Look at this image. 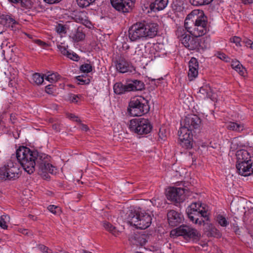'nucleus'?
<instances>
[{
    "label": "nucleus",
    "mask_w": 253,
    "mask_h": 253,
    "mask_svg": "<svg viewBox=\"0 0 253 253\" xmlns=\"http://www.w3.org/2000/svg\"><path fill=\"white\" fill-rule=\"evenodd\" d=\"M58 77L59 75H57L56 74L52 73L51 74L48 75L45 78V79L50 83H53L58 80Z\"/></svg>",
    "instance_id": "ea45409f"
},
{
    "label": "nucleus",
    "mask_w": 253,
    "mask_h": 253,
    "mask_svg": "<svg viewBox=\"0 0 253 253\" xmlns=\"http://www.w3.org/2000/svg\"><path fill=\"white\" fill-rule=\"evenodd\" d=\"M159 136L162 140H165L166 139L167 135L165 129L160 128L159 132Z\"/></svg>",
    "instance_id": "3c124183"
},
{
    "label": "nucleus",
    "mask_w": 253,
    "mask_h": 253,
    "mask_svg": "<svg viewBox=\"0 0 253 253\" xmlns=\"http://www.w3.org/2000/svg\"><path fill=\"white\" fill-rule=\"evenodd\" d=\"M20 172L17 165L8 163L0 168V180H14L20 176Z\"/></svg>",
    "instance_id": "4468645a"
},
{
    "label": "nucleus",
    "mask_w": 253,
    "mask_h": 253,
    "mask_svg": "<svg viewBox=\"0 0 253 253\" xmlns=\"http://www.w3.org/2000/svg\"><path fill=\"white\" fill-rule=\"evenodd\" d=\"M15 82V81H13L12 79H11L9 82V85H11V86H13V84Z\"/></svg>",
    "instance_id": "338daca9"
},
{
    "label": "nucleus",
    "mask_w": 253,
    "mask_h": 253,
    "mask_svg": "<svg viewBox=\"0 0 253 253\" xmlns=\"http://www.w3.org/2000/svg\"><path fill=\"white\" fill-rule=\"evenodd\" d=\"M159 25L148 20H143L133 24L128 29V38L131 42L142 38H152L158 33Z\"/></svg>",
    "instance_id": "7ed1b4c3"
},
{
    "label": "nucleus",
    "mask_w": 253,
    "mask_h": 253,
    "mask_svg": "<svg viewBox=\"0 0 253 253\" xmlns=\"http://www.w3.org/2000/svg\"><path fill=\"white\" fill-rule=\"evenodd\" d=\"M48 210L54 214H58L61 212V209L59 207L55 205H49L47 207Z\"/></svg>",
    "instance_id": "58836bf2"
},
{
    "label": "nucleus",
    "mask_w": 253,
    "mask_h": 253,
    "mask_svg": "<svg viewBox=\"0 0 253 253\" xmlns=\"http://www.w3.org/2000/svg\"><path fill=\"white\" fill-rule=\"evenodd\" d=\"M236 169L239 174L246 176L253 173V157L245 150H239L236 152Z\"/></svg>",
    "instance_id": "20e7f679"
},
{
    "label": "nucleus",
    "mask_w": 253,
    "mask_h": 253,
    "mask_svg": "<svg viewBox=\"0 0 253 253\" xmlns=\"http://www.w3.org/2000/svg\"><path fill=\"white\" fill-rule=\"evenodd\" d=\"M188 218L193 223L201 225L205 220H209L208 212L202 207L200 202L192 203L186 209Z\"/></svg>",
    "instance_id": "0eeeda50"
},
{
    "label": "nucleus",
    "mask_w": 253,
    "mask_h": 253,
    "mask_svg": "<svg viewBox=\"0 0 253 253\" xmlns=\"http://www.w3.org/2000/svg\"><path fill=\"white\" fill-rule=\"evenodd\" d=\"M82 196V195L81 194H78L77 195V198L79 200L81 198V197Z\"/></svg>",
    "instance_id": "774afa93"
},
{
    "label": "nucleus",
    "mask_w": 253,
    "mask_h": 253,
    "mask_svg": "<svg viewBox=\"0 0 253 253\" xmlns=\"http://www.w3.org/2000/svg\"><path fill=\"white\" fill-rule=\"evenodd\" d=\"M69 37L74 42H79L84 40L85 38V34L83 32L82 28L78 27L75 29L74 32L73 31L70 34Z\"/></svg>",
    "instance_id": "b1692460"
},
{
    "label": "nucleus",
    "mask_w": 253,
    "mask_h": 253,
    "mask_svg": "<svg viewBox=\"0 0 253 253\" xmlns=\"http://www.w3.org/2000/svg\"><path fill=\"white\" fill-rule=\"evenodd\" d=\"M127 218L132 225L141 229H145L149 227L152 220L150 213L140 208L131 211Z\"/></svg>",
    "instance_id": "39448f33"
},
{
    "label": "nucleus",
    "mask_w": 253,
    "mask_h": 253,
    "mask_svg": "<svg viewBox=\"0 0 253 253\" xmlns=\"http://www.w3.org/2000/svg\"><path fill=\"white\" fill-rule=\"evenodd\" d=\"M226 127L228 130L237 132H241L244 129L243 124L232 122L227 124Z\"/></svg>",
    "instance_id": "393cba45"
},
{
    "label": "nucleus",
    "mask_w": 253,
    "mask_h": 253,
    "mask_svg": "<svg viewBox=\"0 0 253 253\" xmlns=\"http://www.w3.org/2000/svg\"><path fill=\"white\" fill-rule=\"evenodd\" d=\"M57 48L63 55L66 57L69 55L68 53L69 51L67 50V48L65 46L58 44L57 45Z\"/></svg>",
    "instance_id": "79ce46f5"
},
{
    "label": "nucleus",
    "mask_w": 253,
    "mask_h": 253,
    "mask_svg": "<svg viewBox=\"0 0 253 253\" xmlns=\"http://www.w3.org/2000/svg\"><path fill=\"white\" fill-rule=\"evenodd\" d=\"M115 66L117 70L121 73L132 72L134 70L131 64L122 56L119 57L116 59Z\"/></svg>",
    "instance_id": "6ab92c4d"
},
{
    "label": "nucleus",
    "mask_w": 253,
    "mask_h": 253,
    "mask_svg": "<svg viewBox=\"0 0 253 253\" xmlns=\"http://www.w3.org/2000/svg\"><path fill=\"white\" fill-rule=\"evenodd\" d=\"M199 91L203 94H206V96L208 97L212 98L213 100L215 99L214 94L213 93L212 94V90L211 87L208 85H206L200 87Z\"/></svg>",
    "instance_id": "bb28decb"
},
{
    "label": "nucleus",
    "mask_w": 253,
    "mask_h": 253,
    "mask_svg": "<svg viewBox=\"0 0 253 253\" xmlns=\"http://www.w3.org/2000/svg\"><path fill=\"white\" fill-rule=\"evenodd\" d=\"M68 54L69 55H68L67 57L73 61H78L80 59L79 56L74 52H71L69 51Z\"/></svg>",
    "instance_id": "a18cd8bd"
},
{
    "label": "nucleus",
    "mask_w": 253,
    "mask_h": 253,
    "mask_svg": "<svg viewBox=\"0 0 253 253\" xmlns=\"http://www.w3.org/2000/svg\"><path fill=\"white\" fill-rule=\"evenodd\" d=\"M185 190L184 188L170 187L167 191L166 196L169 200L176 203H181L185 200Z\"/></svg>",
    "instance_id": "dca6fc26"
},
{
    "label": "nucleus",
    "mask_w": 253,
    "mask_h": 253,
    "mask_svg": "<svg viewBox=\"0 0 253 253\" xmlns=\"http://www.w3.org/2000/svg\"><path fill=\"white\" fill-rule=\"evenodd\" d=\"M80 69L83 73H88L92 71V67L90 64L85 63L80 66Z\"/></svg>",
    "instance_id": "4c0bfd02"
},
{
    "label": "nucleus",
    "mask_w": 253,
    "mask_h": 253,
    "mask_svg": "<svg viewBox=\"0 0 253 253\" xmlns=\"http://www.w3.org/2000/svg\"><path fill=\"white\" fill-rule=\"evenodd\" d=\"M52 88L51 85H48L45 87V91L47 93L50 94L52 93V91L50 90Z\"/></svg>",
    "instance_id": "052dcab7"
},
{
    "label": "nucleus",
    "mask_w": 253,
    "mask_h": 253,
    "mask_svg": "<svg viewBox=\"0 0 253 253\" xmlns=\"http://www.w3.org/2000/svg\"><path fill=\"white\" fill-rule=\"evenodd\" d=\"M231 42L235 43L237 46H241L240 42L241 39L238 37L235 36L230 39Z\"/></svg>",
    "instance_id": "8fccbe9b"
},
{
    "label": "nucleus",
    "mask_w": 253,
    "mask_h": 253,
    "mask_svg": "<svg viewBox=\"0 0 253 253\" xmlns=\"http://www.w3.org/2000/svg\"><path fill=\"white\" fill-rule=\"evenodd\" d=\"M112 7L118 12L126 14L132 11L135 0H110Z\"/></svg>",
    "instance_id": "2eb2a0df"
},
{
    "label": "nucleus",
    "mask_w": 253,
    "mask_h": 253,
    "mask_svg": "<svg viewBox=\"0 0 253 253\" xmlns=\"http://www.w3.org/2000/svg\"><path fill=\"white\" fill-rule=\"evenodd\" d=\"M34 42L35 43H36L37 44L39 45V46H40L42 47H44L48 45V44L46 43H45V42H44L40 40H36L34 41Z\"/></svg>",
    "instance_id": "603ef678"
},
{
    "label": "nucleus",
    "mask_w": 253,
    "mask_h": 253,
    "mask_svg": "<svg viewBox=\"0 0 253 253\" xmlns=\"http://www.w3.org/2000/svg\"><path fill=\"white\" fill-rule=\"evenodd\" d=\"M171 237L182 236L187 241L197 242L201 238L200 233L196 229L186 225L182 224L170 231Z\"/></svg>",
    "instance_id": "6e6552de"
},
{
    "label": "nucleus",
    "mask_w": 253,
    "mask_h": 253,
    "mask_svg": "<svg viewBox=\"0 0 253 253\" xmlns=\"http://www.w3.org/2000/svg\"><path fill=\"white\" fill-rule=\"evenodd\" d=\"M178 135L180 141L179 143L182 147L187 149L192 148L193 143V136H195V134L189 133L187 131L180 133L179 129L178 131Z\"/></svg>",
    "instance_id": "aec40b11"
},
{
    "label": "nucleus",
    "mask_w": 253,
    "mask_h": 253,
    "mask_svg": "<svg viewBox=\"0 0 253 253\" xmlns=\"http://www.w3.org/2000/svg\"><path fill=\"white\" fill-rule=\"evenodd\" d=\"M185 30L183 28H179L176 31V35L178 38H180L181 43L189 50H198L199 47L205 48V46L200 45L198 41L199 37H192L189 34H186Z\"/></svg>",
    "instance_id": "ddd939ff"
},
{
    "label": "nucleus",
    "mask_w": 253,
    "mask_h": 253,
    "mask_svg": "<svg viewBox=\"0 0 253 253\" xmlns=\"http://www.w3.org/2000/svg\"><path fill=\"white\" fill-rule=\"evenodd\" d=\"M171 237L182 236L187 241L197 242L201 238L200 233L196 229L186 225L182 224L170 231Z\"/></svg>",
    "instance_id": "1a4fd4ad"
},
{
    "label": "nucleus",
    "mask_w": 253,
    "mask_h": 253,
    "mask_svg": "<svg viewBox=\"0 0 253 253\" xmlns=\"http://www.w3.org/2000/svg\"><path fill=\"white\" fill-rule=\"evenodd\" d=\"M201 120L197 115H188L183 121V126L180 128V132L186 131L197 135L200 132Z\"/></svg>",
    "instance_id": "f8f14e48"
},
{
    "label": "nucleus",
    "mask_w": 253,
    "mask_h": 253,
    "mask_svg": "<svg viewBox=\"0 0 253 253\" xmlns=\"http://www.w3.org/2000/svg\"><path fill=\"white\" fill-rule=\"evenodd\" d=\"M0 24L13 30L15 26L18 24V23L11 16L3 14L0 16Z\"/></svg>",
    "instance_id": "412c9836"
},
{
    "label": "nucleus",
    "mask_w": 253,
    "mask_h": 253,
    "mask_svg": "<svg viewBox=\"0 0 253 253\" xmlns=\"http://www.w3.org/2000/svg\"><path fill=\"white\" fill-rule=\"evenodd\" d=\"M205 220L202 224L206 226L205 229L207 232V235L209 237H218L219 235V231L211 223L208 222L209 220Z\"/></svg>",
    "instance_id": "5701e85b"
},
{
    "label": "nucleus",
    "mask_w": 253,
    "mask_h": 253,
    "mask_svg": "<svg viewBox=\"0 0 253 253\" xmlns=\"http://www.w3.org/2000/svg\"><path fill=\"white\" fill-rule=\"evenodd\" d=\"M17 118L16 117V115L14 114H11L10 116V120L12 124H14L16 123V120Z\"/></svg>",
    "instance_id": "6e6d98bb"
},
{
    "label": "nucleus",
    "mask_w": 253,
    "mask_h": 253,
    "mask_svg": "<svg viewBox=\"0 0 253 253\" xmlns=\"http://www.w3.org/2000/svg\"><path fill=\"white\" fill-rule=\"evenodd\" d=\"M167 219L169 225L171 227L179 226L184 220L183 214L174 210H170L168 212Z\"/></svg>",
    "instance_id": "a211bd4d"
},
{
    "label": "nucleus",
    "mask_w": 253,
    "mask_h": 253,
    "mask_svg": "<svg viewBox=\"0 0 253 253\" xmlns=\"http://www.w3.org/2000/svg\"><path fill=\"white\" fill-rule=\"evenodd\" d=\"M129 128L138 135H145L151 132L153 126L148 119L138 118L129 121Z\"/></svg>",
    "instance_id": "9b49d317"
},
{
    "label": "nucleus",
    "mask_w": 253,
    "mask_h": 253,
    "mask_svg": "<svg viewBox=\"0 0 253 253\" xmlns=\"http://www.w3.org/2000/svg\"><path fill=\"white\" fill-rule=\"evenodd\" d=\"M102 225L105 229L112 234L116 236L118 234V231L117 230L116 227L113 226L110 222L107 221H104L102 223Z\"/></svg>",
    "instance_id": "c85d7f7f"
},
{
    "label": "nucleus",
    "mask_w": 253,
    "mask_h": 253,
    "mask_svg": "<svg viewBox=\"0 0 253 253\" xmlns=\"http://www.w3.org/2000/svg\"><path fill=\"white\" fill-rule=\"evenodd\" d=\"M52 128L56 132L60 131V125L57 123H55L52 125Z\"/></svg>",
    "instance_id": "5fc2aeb1"
},
{
    "label": "nucleus",
    "mask_w": 253,
    "mask_h": 253,
    "mask_svg": "<svg viewBox=\"0 0 253 253\" xmlns=\"http://www.w3.org/2000/svg\"><path fill=\"white\" fill-rule=\"evenodd\" d=\"M151 236V235L146 231L137 232L130 235L129 240L133 245L142 246L148 242Z\"/></svg>",
    "instance_id": "f3484780"
},
{
    "label": "nucleus",
    "mask_w": 253,
    "mask_h": 253,
    "mask_svg": "<svg viewBox=\"0 0 253 253\" xmlns=\"http://www.w3.org/2000/svg\"><path fill=\"white\" fill-rule=\"evenodd\" d=\"M0 226L5 229L7 228V225H6V221H2L1 219L0 220Z\"/></svg>",
    "instance_id": "4d7b16f0"
},
{
    "label": "nucleus",
    "mask_w": 253,
    "mask_h": 253,
    "mask_svg": "<svg viewBox=\"0 0 253 253\" xmlns=\"http://www.w3.org/2000/svg\"><path fill=\"white\" fill-rule=\"evenodd\" d=\"M88 126H86V125H83L82 126V129L85 130V131H87L88 130Z\"/></svg>",
    "instance_id": "69168bd1"
},
{
    "label": "nucleus",
    "mask_w": 253,
    "mask_h": 253,
    "mask_svg": "<svg viewBox=\"0 0 253 253\" xmlns=\"http://www.w3.org/2000/svg\"><path fill=\"white\" fill-rule=\"evenodd\" d=\"M76 79L79 81V84H87L90 82V78L88 77L83 75L77 77Z\"/></svg>",
    "instance_id": "f704fd0d"
},
{
    "label": "nucleus",
    "mask_w": 253,
    "mask_h": 253,
    "mask_svg": "<svg viewBox=\"0 0 253 253\" xmlns=\"http://www.w3.org/2000/svg\"><path fill=\"white\" fill-rule=\"evenodd\" d=\"M56 31L59 34L66 33V28L64 25L61 24H58L55 28Z\"/></svg>",
    "instance_id": "c03bdc74"
},
{
    "label": "nucleus",
    "mask_w": 253,
    "mask_h": 253,
    "mask_svg": "<svg viewBox=\"0 0 253 253\" xmlns=\"http://www.w3.org/2000/svg\"><path fill=\"white\" fill-rule=\"evenodd\" d=\"M39 249L44 253H52L51 250H49L48 247L43 245H39Z\"/></svg>",
    "instance_id": "09e8293b"
},
{
    "label": "nucleus",
    "mask_w": 253,
    "mask_h": 253,
    "mask_svg": "<svg viewBox=\"0 0 253 253\" xmlns=\"http://www.w3.org/2000/svg\"><path fill=\"white\" fill-rule=\"evenodd\" d=\"M216 221L222 227H226L229 224L226 218L221 214H218L216 216Z\"/></svg>",
    "instance_id": "72a5a7b5"
},
{
    "label": "nucleus",
    "mask_w": 253,
    "mask_h": 253,
    "mask_svg": "<svg viewBox=\"0 0 253 253\" xmlns=\"http://www.w3.org/2000/svg\"><path fill=\"white\" fill-rule=\"evenodd\" d=\"M10 3L17 4L20 3L21 6L26 8H30L32 7V2L30 0H8Z\"/></svg>",
    "instance_id": "c756f323"
},
{
    "label": "nucleus",
    "mask_w": 253,
    "mask_h": 253,
    "mask_svg": "<svg viewBox=\"0 0 253 253\" xmlns=\"http://www.w3.org/2000/svg\"><path fill=\"white\" fill-rule=\"evenodd\" d=\"M198 41H199L200 45L203 46H205V48H202V47H199V49L198 50V51L200 52L201 50L204 51L206 49L208 48L210 46V39L209 37H203V38H199L198 37Z\"/></svg>",
    "instance_id": "cd10ccee"
},
{
    "label": "nucleus",
    "mask_w": 253,
    "mask_h": 253,
    "mask_svg": "<svg viewBox=\"0 0 253 253\" xmlns=\"http://www.w3.org/2000/svg\"><path fill=\"white\" fill-rule=\"evenodd\" d=\"M33 82L37 85L41 84L44 81L43 75H41L39 73H35L32 76Z\"/></svg>",
    "instance_id": "2f4dec72"
},
{
    "label": "nucleus",
    "mask_w": 253,
    "mask_h": 253,
    "mask_svg": "<svg viewBox=\"0 0 253 253\" xmlns=\"http://www.w3.org/2000/svg\"><path fill=\"white\" fill-rule=\"evenodd\" d=\"M43 0L45 2H46V3H49V4H53V3H58L60 1H61V0Z\"/></svg>",
    "instance_id": "13d9d810"
},
{
    "label": "nucleus",
    "mask_w": 253,
    "mask_h": 253,
    "mask_svg": "<svg viewBox=\"0 0 253 253\" xmlns=\"http://www.w3.org/2000/svg\"><path fill=\"white\" fill-rule=\"evenodd\" d=\"M195 67H199V63L196 58L192 57L189 62V68Z\"/></svg>",
    "instance_id": "a19ab883"
},
{
    "label": "nucleus",
    "mask_w": 253,
    "mask_h": 253,
    "mask_svg": "<svg viewBox=\"0 0 253 253\" xmlns=\"http://www.w3.org/2000/svg\"><path fill=\"white\" fill-rule=\"evenodd\" d=\"M198 68L195 67L189 68L188 76L190 80H192L194 78H195L198 75Z\"/></svg>",
    "instance_id": "c9c22d12"
},
{
    "label": "nucleus",
    "mask_w": 253,
    "mask_h": 253,
    "mask_svg": "<svg viewBox=\"0 0 253 253\" xmlns=\"http://www.w3.org/2000/svg\"><path fill=\"white\" fill-rule=\"evenodd\" d=\"M79 22L86 26H89V25L91 24L89 20L84 19L83 18H79Z\"/></svg>",
    "instance_id": "864d4df0"
},
{
    "label": "nucleus",
    "mask_w": 253,
    "mask_h": 253,
    "mask_svg": "<svg viewBox=\"0 0 253 253\" xmlns=\"http://www.w3.org/2000/svg\"><path fill=\"white\" fill-rule=\"evenodd\" d=\"M145 88V84L140 80L128 81L125 84L122 82L115 83L113 86L114 91L116 94L121 95L126 92L134 91H141Z\"/></svg>",
    "instance_id": "9d476101"
},
{
    "label": "nucleus",
    "mask_w": 253,
    "mask_h": 253,
    "mask_svg": "<svg viewBox=\"0 0 253 253\" xmlns=\"http://www.w3.org/2000/svg\"><path fill=\"white\" fill-rule=\"evenodd\" d=\"M146 47H140L138 45L136 48L135 51L134 55L136 56L137 58L140 59L141 57L146 56V55L144 52V50H145Z\"/></svg>",
    "instance_id": "473e14b6"
},
{
    "label": "nucleus",
    "mask_w": 253,
    "mask_h": 253,
    "mask_svg": "<svg viewBox=\"0 0 253 253\" xmlns=\"http://www.w3.org/2000/svg\"><path fill=\"white\" fill-rule=\"evenodd\" d=\"M233 229H234V231L236 233V234H238V231H239V228L238 227V226H235L234 225V227H233Z\"/></svg>",
    "instance_id": "0e129e2a"
},
{
    "label": "nucleus",
    "mask_w": 253,
    "mask_h": 253,
    "mask_svg": "<svg viewBox=\"0 0 253 253\" xmlns=\"http://www.w3.org/2000/svg\"><path fill=\"white\" fill-rule=\"evenodd\" d=\"M16 155L17 160L29 174L32 173L36 168L43 173L56 172V168L49 163V157L44 153L20 146L16 150Z\"/></svg>",
    "instance_id": "f257e3e1"
},
{
    "label": "nucleus",
    "mask_w": 253,
    "mask_h": 253,
    "mask_svg": "<svg viewBox=\"0 0 253 253\" xmlns=\"http://www.w3.org/2000/svg\"><path fill=\"white\" fill-rule=\"evenodd\" d=\"M242 42L246 46L249 47L251 49L253 50V42H252L251 40L246 38L244 39Z\"/></svg>",
    "instance_id": "49530a36"
},
{
    "label": "nucleus",
    "mask_w": 253,
    "mask_h": 253,
    "mask_svg": "<svg viewBox=\"0 0 253 253\" xmlns=\"http://www.w3.org/2000/svg\"><path fill=\"white\" fill-rule=\"evenodd\" d=\"M184 27L187 31L195 37H201L209 30L208 18L203 11L193 10L185 20Z\"/></svg>",
    "instance_id": "f03ea898"
},
{
    "label": "nucleus",
    "mask_w": 253,
    "mask_h": 253,
    "mask_svg": "<svg viewBox=\"0 0 253 253\" xmlns=\"http://www.w3.org/2000/svg\"><path fill=\"white\" fill-rule=\"evenodd\" d=\"M20 232H21L22 234H23L24 235H28V233H29L28 230L26 229H20Z\"/></svg>",
    "instance_id": "680f3d73"
},
{
    "label": "nucleus",
    "mask_w": 253,
    "mask_h": 253,
    "mask_svg": "<svg viewBox=\"0 0 253 253\" xmlns=\"http://www.w3.org/2000/svg\"><path fill=\"white\" fill-rule=\"evenodd\" d=\"M168 0H155L149 5L151 11L156 12L164 9L168 5Z\"/></svg>",
    "instance_id": "4be33fe9"
},
{
    "label": "nucleus",
    "mask_w": 253,
    "mask_h": 253,
    "mask_svg": "<svg viewBox=\"0 0 253 253\" xmlns=\"http://www.w3.org/2000/svg\"><path fill=\"white\" fill-rule=\"evenodd\" d=\"M95 0H77L78 5L81 7H85L92 3Z\"/></svg>",
    "instance_id": "e433bc0d"
},
{
    "label": "nucleus",
    "mask_w": 253,
    "mask_h": 253,
    "mask_svg": "<svg viewBox=\"0 0 253 253\" xmlns=\"http://www.w3.org/2000/svg\"><path fill=\"white\" fill-rule=\"evenodd\" d=\"M243 3L245 4H251L253 3V0H242Z\"/></svg>",
    "instance_id": "e2e57ef3"
},
{
    "label": "nucleus",
    "mask_w": 253,
    "mask_h": 253,
    "mask_svg": "<svg viewBox=\"0 0 253 253\" xmlns=\"http://www.w3.org/2000/svg\"><path fill=\"white\" fill-rule=\"evenodd\" d=\"M149 111V100L142 96L132 97L127 109L128 114L133 117L141 116L148 113Z\"/></svg>",
    "instance_id": "423d86ee"
},
{
    "label": "nucleus",
    "mask_w": 253,
    "mask_h": 253,
    "mask_svg": "<svg viewBox=\"0 0 253 253\" xmlns=\"http://www.w3.org/2000/svg\"><path fill=\"white\" fill-rule=\"evenodd\" d=\"M213 0H189L190 3L194 6H203L211 3Z\"/></svg>",
    "instance_id": "7c9ffc66"
},
{
    "label": "nucleus",
    "mask_w": 253,
    "mask_h": 253,
    "mask_svg": "<svg viewBox=\"0 0 253 253\" xmlns=\"http://www.w3.org/2000/svg\"><path fill=\"white\" fill-rule=\"evenodd\" d=\"M81 96V95L71 94L69 96V100L73 103H77Z\"/></svg>",
    "instance_id": "de8ad7c7"
},
{
    "label": "nucleus",
    "mask_w": 253,
    "mask_h": 253,
    "mask_svg": "<svg viewBox=\"0 0 253 253\" xmlns=\"http://www.w3.org/2000/svg\"><path fill=\"white\" fill-rule=\"evenodd\" d=\"M231 67L233 69H234L235 70L238 72L240 75L242 76H244L245 73H246V69L238 60L232 61L231 63Z\"/></svg>",
    "instance_id": "a878e982"
},
{
    "label": "nucleus",
    "mask_w": 253,
    "mask_h": 253,
    "mask_svg": "<svg viewBox=\"0 0 253 253\" xmlns=\"http://www.w3.org/2000/svg\"><path fill=\"white\" fill-rule=\"evenodd\" d=\"M0 219L2 221L8 220L9 219V216L6 214L2 215L0 217Z\"/></svg>",
    "instance_id": "bf43d9fd"
},
{
    "label": "nucleus",
    "mask_w": 253,
    "mask_h": 253,
    "mask_svg": "<svg viewBox=\"0 0 253 253\" xmlns=\"http://www.w3.org/2000/svg\"><path fill=\"white\" fill-rule=\"evenodd\" d=\"M217 55L218 58L224 61L225 62H230V58L228 56H227L225 53L221 52H218Z\"/></svg>",
    "instance_id": "37998d69"
}]
</instances>
